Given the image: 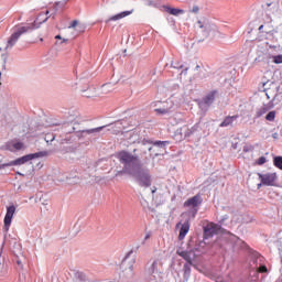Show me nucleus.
I'll list each match as a JSON object with an SVG mask.
<instances>
[{
    "mask_svg": "<svg viewBox=\"0 0 282 282\" xmlns=\"http://www.w3.org/2000/svg\"><path fill=\"white\" fill-rule=\"evenodd\" d=\"M124 124V120H119L116 121L115 123H109L107 126H100L97 128H91V129H85V130H77L76 127L72 126L70 130H67L68 133H74V131H76L77 133H87L88 135L91 133H100L101 131H105V129H107V127H116V129H118V131H122V127Z\"/></svg>",
    "mask_w": 282,
    "mask_h": 282,
    "instance_id": "423d86ee",
    "label": "nucleus"
},
{
    "mask_svg": "<svg viewBox=\"0 0 282 282\" xmlns=\"http://www.w3.org/2000/svg\"><path fill=\"white\" fill-rule=\"evenodd\" d=\"M132 253H133V250H130V251L126 254L124 259L122 260V265H127V261H128L129 257L132 256Z\"/></svg>",
    "mask_w": 282,
    "mask_h": 282,
    "instance_id": "c9c22d12",
    "label": "nucleus"
},
{
    "mask_svg": "<svg viewBox=\"0 0 282 282\" xmlns=\"http://www.w3.org/2000/svg\"><path fill=\"white\" fill-rule=\"evenodd\" d=\"M129 14H133V11H123L120 13H117L112 17H110L106 23H109V21H120V19H124V17H129Z\"/></svg>",
    "mask_w": 282,
    "mask_h": 282,
    "instance_id": "a211bd4d",
    "label": "nucleus"
},
{
    "mask_svg": "<svg viewBox=\"0 0 282 282\" xmlns=\"http://www.w3.org/2000/svg\"><path fill=\"white\" fill-rule=\"evenodd\" d=\"M51 10H52V13L48 17H46L44 20L39 22V24H36V22H33V23H29L24 26H15L13 29V33L7 41V45L4 48L6 52H8V50H12V47H14L17 45V43L19 42V39H21L22 34H28V32H34V30H39V28H41V24L46 23V21L50 19V17H52V19H56V13L58 12V7H56V4H54V7Z\"/></svg>",
    "mask_w": 282,
    "mask_h": 282,
    "instance_id": "f03ea898",
    "label": "nucleus"
},
{
    "mask_svg": "<svg viewBox=\"0 0 282 282\" xmlns=\"http://www.w3.org/2000/svg\"><path fill=\"white\" fill-rule=\"evenodd\" d=\"M192 12L194 14H197L199 12V7L198 6H194L193 9H192Z\"/></svg>",
    "mask_w": 282,
    "mask_h": 282,
    "instance_id": "ea45409f",
    "label": "nucleus"
},
{
    "mask_svg": "<svg viewBox=\"0 0 282 282\" xmlns=\"http://www.w3.org/2000/svg\"><path fill=\"white\" fill-rule=\"evenodd\" d=\"M220 226L217 224H208L204 227V239H210V237H215L217 232H219Z\"/></svg>",
    "mask_w": 282,
    "mask_h": 282,
    "instance_id": "ddd939ff",
    "label": "nucleus"
},
{
    "mask_svg": "<svg viewBox=\"0 0 282 282\" xmlns=\"http://www.w3.org/2000/svg\"><path fill=\"white\" fill-rule=\"evenodd\" d=\"M272 138H273L274 140H276V139L279 138V133H276V132L273 133V134H272Z\"/></svg>",
    "mask_w": 282,
    "mask_h": 282,
    "instance_id": "c03bdc74",
    "label": "nucleus"
},
{
    "mask_svg": "<svg viewBox=\"0 0 282 282\" xmlns=\"http://www.w3.org/2000/svg\"><path fill=\"white\" fill-rule=\"evenodd\" d=\"M275 118H276V111H275V110L269 111V112L267 113V116H265V120H267L268 122H274Z\"/></svg>",
    "mask_w": 282,
    "mask_h": 282,
    "instance_id": "5701e85b",
    "label": "nucleus"
},
{
    "mask_svg": "<svg viewBox=\"0 0 282 282\" xmlns=\"http://www.w3.org/2000/svg\"><path fill=\"white\" fill-rule=\"evenodd\" d=\"M275 100L276 98H272L268 104H263L262 107L257 108L254 118L259 119L262 116H265V113H268L270 109H274V107H276V104H274Z\"/></svg>",
    "mask_w": 282,
    "mask_h": 282,
    "instance_id": "9b49d317",
    "label": "nucleus"
},
{
    "mask_svg": "<svg viewBox=\"0 0 282 282\" xmlns=\"http://www.w3.org/2000/svg\"><path fill=\"white\" fill-rule=\"evenodd\" d=\"M265 96L268 100H270L272 97L275 98L274 105H279L282 100V91H281V85L276 83L275 85L272 84L271 88L265 93Z\"/></svg>",
    "mask_w": 282,
    "mask_h": 282,
    "instance_id": "0eeeda50",
    "label": "nucleus"
},
{
    "mask_svg": "<svg viewBox=\"0 0 282 282\" xmlns=\"http://www.w3.org/2000/svg\"><path fill=\"white\" fill-rule=\"evenodd\" d=\"M273 166L282 171V156H274L273 158Z\"/></svg>",
    "mask_w": 282,
    "mask_h": 282,
    "instance_id": "b1692460",
    "label": "nucleus"
},
{
    "mask_svg": "<svg viewBox=\"0 0 282 282\" xmlns=\"http://www.w3.org/2000/svg\"><path fill=\"white\" fill-rule=\"evenodd\" d=\"M148 239H151V235L147 234L144 237V241H147Z\"/></svg>",
    "mask_w": 282,
    "mask_h": 282,
    "instance_id": "a18cd8bd",
    "label": "nucleus"
},
{
    "mask_svg": "<svg viewBox=\"0 0 282 282\" xmlns=\"http://www.w3.org/2000/svg\"><path fill=\"white\" fill-rule=\"evenodd\" d=\"M258 30L259 32H263V25H260Z\"/></svg>",
    "mask_w": 282,
    "mask_h": 282,
    "instance_id": "3c124183",
    "label": "nucleus"
},
{
    "mask_svg": "<svg viewBox=\"0 0 282 282\" xmlns=\"http://www.w3.org/2000/svg\"><path fill=\"white\" fill-rule=\"evenodd\" d=\"M258 259H259L260 261H263V257H261V256H259Z\"/></svg>",
    "mask_w": 282,
    "mask_h": 282,
    "instance_id": "864d4df0",
    "label": "nucleus"
},
{
    "mask_svg": "<svg viewBox=\"0 0 282 282\" xmlns=\"http://www.w3.org/2000/svg\"><path fill=\"white\" fill-rule=\"evenodd\" d=\"M217 90H212L209 94H207L204 98H203V102L204 105H206L207 107H210V105H213V102H215V96H217Z\"/></svg>",
    "mask_w": 282,
    "mask_h": 282,
    "instance_id": "f3484780",
    "label": "nucleus"
},
{
    "mask_svg": "<svg viewBox=\"0 0 282 282\" xmlns=\"http://www.w3.org/2000/svg\"><path fill=\"white\" fill-rule=\"evenodd\" d=\"M171 67H173L174 69H184V64L180 62H172Z\"/></svg>",
    "mask_w": 282,
    "mask_h": 282,
    "instance_id": "cd10ccee",
    "label": "nucleus"
},
{
    "mask_svg": "<svg viewBox=\"0 0 282 282\" xmlns=\"http://www.w3.org/2000/svg\"><path fill=\"white\" fill-rule=\"evenodd\" d=\"M55 39L58 41H63V37L61 35H56Z\"/></svg>",
    "mask_w": 282,
    "mask_h": 282,
    "instance_id": "de8ad7c7",
    "label": "nucleus"
},
{
    "mask_svg": "<svg viewBox=\"0 0 282 282\" xmlns=\"http://www.w3.org/2000/svg\"><path fill=\"white\" fill-rule=\"evenodd\" d=\"M221 241H225L226 245H221L225 252H239V250H250V247L246 241L241 240L239 237L235 236L231 232H228L221 238Z\"/></svg>",
    "mask_w": 282,
    "mask_h": 282,
    "instance_id": "7ed1b4c3",
    "label": "nucleus"
},
{
    "mask_svg": "<svg viewBox=\"0 0 282 282\" xmlns=\"http://www.w3.org/2000/svg\"><path fill=\"white\" fill-rule=\"evenodd\" d=\"M272 59H273V63L275 65H281V63H282V55H273Z\"/></svg>",
    "mask_w": 282,
    "mask_h": 282,
    "instance_id": "c756f323",
    "label": "nucleus"
},
{
    "mask_svg": "<svg viewBox=\"0 0 282 282\" xmlns=\"http://www.w3.org/2000/svg\"><path fill=\"white\" fill-rule=\"evenodd\" d=\"M199 68H200V66H199V65H196V67H195L196 72H197Z\"/></svg>",
    "mask_w": 282,
    "mask_h": 282,
    "instance_id": "603ef678",
    "label": "nucleus"
},
{
    "mask_svg": "<svg viewBox=\"0 0 282 282\" xmlns=\"http://www.w3.org/2000/svg\"><path fill=\"white\" fill-rule=\"evenodd\" d=\"M15 262L18 263V265L20 268H23V263L21 262V260L19 258L15 259Z\"/></svg>",
    "mask_w": 282,
    "mask_h": 282,
    "instance_id": "37998d69",
    "label": "nucleus"
},
{
    "mask_svg": "<svg viewBox=\"0 0 282 282\" xmlns=\"http://www.w3.org/2000/svg\"><path fill=\"white\" fill-rule=\"evenodd\" d=\"M176 254L178 257H182V259H184V261H186V263H193V251H184L178 249L176 251Z\"/></svg>",
    "mask_w": 282,
    "mask_h": 282,
    "instance_id": "dca6fc26",
    "label": "nucleus"
},
{
    "mask_svg": "<svg viewBox=\"0 0 282 282\" xmlns=\"http://www.w3.org/2000/svg\"><path fill=\"white\" fill-rule=\"evenodd\" d=\"M258 272H261L262 274H264L265 272H268V267H265V264H260L258 267Z\"/></svg>",
    "mask_w": 282,
    "mask_h": 282,
    "instance_id": "f704fd0d",
    "label": "nucleus"
},
{
    "mask_svg": "<svg viewBox=\"0 0 282 282\" xmlns=\"http://www.w3.org/2000/svg\"><path fill=\"white\" fill-rule=\"evenodd\" d=\"M54 6H56V8H58V9L59 8L63 9V8H65V6H67V0L55 2Z\"/></svg>",
    "mask_w": 282,
    "mask_h": 282,
    "instance_id": "2f4dec72",
    "label": "nucleus"
},
{
    "mask_svg": "<svg viewBox=\"0 0 282 282\" xmlns=\"http://www.w3.org/2000/svg\"><path fill=\"white\" fill-rule=\"evenodd\" d=\"M66 153H76V148L68 147L67 150H66Z\"/></svg>",
    "mask_w": 282,
    "mask_h": 282,
    "instance_id": "4c0bfd02",
    "label": "nucleus"
},
{
    "mask_svg": "<svg viewBox=\"0 0 282 282\" xmlns=\"http://www.w3.org/2000/svg\"><path fill=\"white\" fill-rule=\"evenodd\" d=\"M258 177L263 186H274L278 180L276 173H258Z\"/></svg>",
    "mask_w": 282,
    "mask_h": 282,
    "instance_id": "9d476101",
    "label": "nucleus"
},
{
    "mask_svg": "<svg viewBox=\"0 0 282 282\" xmlns=\"http://www.w3.org/2000/svg\"><path fill=\"white\" fill-rule=\"evenodd\" d=\"M223 210H231L230 206L223 207Z\"/></svg>",
    "mask_w": 282,
    "mask_h": 282,
    "instance_id": "49530a36",
    "label": "nucleus"
},
{
    "mask_svg": "<svg viewBox=\"0 0 282 282\" xmlns=\"http://www.w3.org/2000/svg\"><path fill=\"white\" fill-rule=\"evenodd\" d=\"M76 25H78V21H77V20H74V21L70 23L69 28H76Z\"/></svg>",
    "mask_w": 282,
    "mask_h": 282,
    "instance_id": "79ce46f5",
    "label": "nucleus"
},
{
    "mask_svg": "<svg viewBox=\"0 0 282 282\" xmlns=\"http://www.w3.org/2000/svg\"><path fill=\"white\" fill-rule=\"evenodd\" d=\"M85 98H91V94H89L87 90H83Z\"/></svg>",
    "mask_w": 282,
    "mask_h": 282,
    "instance_id": "a19ab883",
    "label": "nucleus"
},
{
    "mask_svg": "<svg viewBox=\"0 0 282 282\" xmlns=\"http://www.w3.org/2000/svg\"><path fill=\"white\" fill-rule=\"evenodd\" d=\"M196 131H199V123L194 124L192 128L187 129L185 131V135L188 137L192 133H196Z\"/></svg>",
    "mask_w": 282,
    "mask_h": 282,
    "instance_id": "393cba45",
    "label": "nucleus"
},
{
    "mask_svg": "<svg viewBox=\"0 0 282 282\" xmlns=\"http://www.w3.org/2000/svg\"><path fill=\"white\" fill-rule=\"evenodd\" d=\"M117 158L123 167L116 172L115 177L131 175L141 188H150L153 184V176H151V171L149 169L142 167L140 156L133 155L131 152L121 151L118 153Z\"/></svg>",
    "mask_w": 282,
    "mask_h": 282,
    "instance_id": "f257e3e1",
    "label": "nucleus"
},
{
    "mask_svg": "<svg viewBox=\"0 0 282 282\" xmlns=\"http://www.w3.org/2000/svg\"><path fill=\"white\" fill-rule=\"evenodd\" d=\"M195 265L194 263H185L183 265V279H185V281H188L191 279V267Z\"/></svg>",
    "mask_w": 282,
    "mask_h": 282,
    "instance_id": "412c9836",
    "label": "nucleus"
},
{
    "mask_svg": "<svg viewBox=\"0 0 282 282\" xmlns=\"http://www.w3.org/2000/svg\"><path fill=\"white\" fill-rule=\"evenodd\" d=\"M155 270H158V260H154L151 268H150L151 274H154Z\"/></svg>",
    "mask_w": 282,
    "mask_h": 282,
    "instance_id": "72a5a7b5",
    "label": "nucleus"
},
{
    "mask_svg": "<svg viewBox=\"0 0 282 282\" xmlns=\"http://www.w3.org/2000/svg\"><path fill=\"white\" fill-rule=\"evenodd\" d=\"M256 257H259V253H256Z\"/></svg>",
    "mask_w": 282,
    "mask_h": 282,
    "instance_id": "4d7b16f0",
    "label": "nucleus"
},
{
    "mask_svg": "<svg viewBox=\"0 0 282 282\" xmlns=\"http://www.w3.org/2000/svg\"><path fill=\"white\" fill-rule=\"evenodd\" d=\"M134 263H135V258H132L131 261H130V264H129V270H131V272L133 270Z\"/></svg>",
    "mask_w": 282,
    "mask_h": 282,
    "instance_id": "58836bf2",
    "label": "nucleus"
},
{
    "mask_svg": "<svg viewBox=\"0 0 282 282\" xmlns=\"http://www.w3.org/2000/svg\"><path fill=\"white\" fill-rule=\"evenodd\" d=\"M144 3L149 8H158V3H155V1H153V0H144Z\"/></svg>",
    "mask_w": 282,
    "mask_h": 282,
    "instance_id": "7c9ffc66",
    "label": "nucleus"
},
{
    "mask_svg": "<svg viewBox=\"0 0 282 282\" xmlns=\"http://www.w3.org/2000/svg\"><path fill=\"white\" fill-rule=\"evenodd\" d=\"M155 191H158V189H156V188L152 189V194H154V193H155Z\"/></svg>",
    "mask_w": 282,
    "mask_h": 282,
    "instance_id": "6e6d98bb",
    "label": "nucleus"
},
{
    "mask_svg": "<svg viewBox=\"0 0 282 282\" xmlns=\"http://www.w3.org/2000/svg\"><path fill=\"white\" fill-rule=\"evenodd\" d=\"M6 149H7V151H11L12 153H14L17 151H21V149H23V142H21V141H9L6 144Z\"/></svg>",
    "mask_w": 282,
    "mask_h": 282,
    "instance_id": "2eb2a0df",
    "label": "nucleus"
},
{
    "mask_svg": "<svg viewBox=\"0 0 282 282\" xmlns=\"http://www.w3.org/2000/svg\"><path fill=\"white\" fill-rule=\"evenodd\" d=\"M268 162V159H265V156H260L257 161V164L259 166H263V164H265Z\"/></svg>",
    "mask_w": 282,
    "mask_h": 282,
    "instance_id": "473e14b6",
    "label": "nucleus"
},
{
    "mask_svg": "<svg viewBox=\"0 0 282 282\" xmlns=\"http://www.w3.org/2000/svg\"><path fill=\"white\" fill-rule=\"evenodd\" d=\"M188 230H191V224L185 221L180 229L178 239L182 240L186 235H188Z\"/></svg>",
    "mask_w": 282,
    "mask_h": 282,
    "instance_id": "6ab92c4d",
    "label": "nucleus"
},
{
    "mask_svg": "<svg viewBox=\"0 0 282 282\" xmlns=\"http://www.w3.org/2000/svg\"><path fill=\"white\" fill-rule=\"evenodd\" d=\"M228 219H230V216H228V214H225L220 216L218 223L220 224V226H226V221H228Z\"/></svg>",
    "mask_w": 282,
    "mask_h": 282,
    "instance_id": "a878e982",
    "label": "nucleus"
},
{
    "mask_svg": "<svg viewBox=\"0 0 282 282\" xmlns=\"http://www.w3.org/2000/svg\"><path fill=\"white\" fill-rule=\"evenodd\" d=\"M204 202V198H202L200 194H196L195 196L188 198L185 203L184 206L185 208H193L194 213H197L198 206H202Z\"/></svg>",
    "mask_w": 282,
    "mask_h": 282,
    "instance_id": "1a4fd4ad",
    "label": "nucleus"
},
{
    "mask_svg": "<svg viewBox=\"0 0 282 282\" xmlns=\"http://www.w3.org/2000/svg\"><path fill=\"white\" fill-rule=\"evenodd\" d=\"M50 155L48 151H40L31 154H26L24 156L18 158L13 161H10L9 163L0 164V171L2 169H7L8 166H21L25 164L26 162H31V160H36L39 158H47Z\"/></svg>",
    "mask_w": 282,
    "mask_h": 282,
    "instance_id": "20e7f679",
    "label": "nucleus"
},
{
    "mask_svg": "<svg viewBox=\"0 0 282 282\" xmlns=\"http://www.w3.org/2000/svg\"><path fill=\"white\" fill-rule=\"evenodd\" d=\"M196 26L198 28L197 34L200 36L199 41L208 39L210 34L215 36V33L217 32V25L210 23V21H208L206 18L198 20Z\"/></svg>",
    "mask_w": 282,
    "mask_h": 282,
    "instance_id": "39448f33",
    "label": "nucleus"
},
{
    "mask_svg": "<svg viewBox=\"0 0 282 282\" xmlns=\"http://www.w3.org/2000/svg\"><path fill=\"white\" fill-rule=\"evenodd\" d=\"M239 120V115H234V116H227L223 120V122L219 124L220 128L225 127H234L235 122Z\"/></svg>",
    "mask_w": 282,
    "mask_h": 282,
    "instance_id": "4468645a",
    "label": "nucleus"
},
{
    "mask_svg": "<svg viewBox=\"0 0 282 282\" xmlns=\"http://www.w3.org/2000/svg\"><path fill=\"white\" fill-rule=\"evenodd\" d=\"M275 84H276V82H274L272 79L265 80V77H263V79H262L263 93L265 94L268 90H270L272 88V85H275Z\"/></svg>",
    "mask_w": 282,
    "mask_h": 282,
    "instance_id": "4be33fe9",
    "label": "nucleus"
},
{
    "mask_svg": "<svg viewBox=\"0 0 282 282\" xmlns=\"http://www.w3.org/2000/svg\"><path fill=\"white\" fill-rule=\"evenodd\" d=\"M17 213V207L14 205H10L7 207V214L4 216V225L3 230L8 232L10 230V226H12V217H14V214Z\"/></svg>",
    "mask_w": 282,
    "mask_h": 282,
    "instance_id": "f8f14e48",
    "label": "nucleus"
},
{
    "mask_svg": "<svg viewBox=\"0 0 282 282\" xmlns=\"http://www.w3.org/2000/svg\"><path fill=\"white\" fill-rule=\"evenodd\" d=\"M47 14H50V10H47L46 12H45V15L47 17ZM44 15V13H40L39 14V17L36 18V21H34V23H36L40 19H41V17H43ZM36 25H39V23H36Z\"/></svg>",
    "mask_w": 282,
    "mask_h": 282,
    "instance_id": "e433bc0d",
    "label": "nucleus"
},
{
    "mask_svg": "<svg viewBox=\"0 0 282 282\" xmlns=\"http://www.w3.org/2000/svg\"><path fill=\"white\" fill-rule=\"evenodd\" d=\"M187 72H188V67H186L185 69H183L181 74H187Z\"/></svg>",
    "mask_w": 282,
    "mask_h": 282,
    "instance_id": "09e8293b",
    "label": "nucleus"
},
{
    "mask_svg": "<svg viewBox=\"0 0 282 282\" xmlns=\"http://www.w3.org/2000/svg\"><path fill=\"white\" fill-rule=\"evenodd\" d=\"M55 138H56V135H54V133H47V134L45 135L44 140H45V142H46L47 144H50L51 142H54Z\"/></svg>",
    "mask_w": 282,
    "mask_h": 282,
    "instance_id": "bb28decb",
    "label": "nucleus"
},
{
    "mask_svg": "<svg viewBox=\"0 0 282 282\" xmlns=\"http://www.w3.org/2000/svg\"><path fill=\"white\" fill-rule=\"evenodd\" d=\"M135 151H137V150L134 149V150H133V153H135Z\"/></svg>",
    "mask_w": 282,
    "mask_h": 282,
    "instance_id": "13d9d810",
    "label": "nucleus"
},
{
    "mask_svg": "<svg viewBox=\"0 0 282 282\" xmlns=\"http://www.w3.org/2000/svg\"><path fill=\"white\" fill-rule=\"evenodd\" d=\"M165 12H167L169 14H172L173 17H180V14H184V10L182 9H176V8H172V7H164Z\"/></svg>",
    "mask_w": 282,
    "mask_h": 282,
    "instance_id": "aec40b11",
    "label": "nucleus"
},
{
    "mask_svg": "<svg viewBox=\"0 0 282 282\" xmlns=\"http://www.w3.org/2000/svg\"><path fill=\"white\" fill-rule=\"evenodd\" d=\"M166 144H171V142H169V141H155L154 142V147H160L161 149H164V147H166Z\"/></svg>",
    "mask_w": 282,
    "mask_h": 282,
    "instance_id": "c85d7f7f",
    "label": "nucleus"
},
{
    "mask_svg": "<svg viewBox=\"0 0 282 282\" xmlns=\"http://www.w3.org/2000/svg\"><path fill=\"white\" fill-rule=\"evenodd\" d=\"M67 39H63L62 42H61V45H63V43H67Z\"/></svg>",
    "mask_w": 282,
    "mask_h": 282,
    "instance_id": "8fccbe9b",
    "label": "nucleus"
},
{
    "mask_svg": "<svg viewBox=\"0 0 282 282\" xmlns=\"http://www.w3.org/2000/svg\"><path fill=\"white\" fill-rule=\"evenodd\" d=\"M175 108V104L173 100L167 99L166 101L161 102V107L154 109L158 116H166L167 113H172L173 109Z\"/></svg>",
    "mask_w": 282,
    "mask_h": 282,
    "instance_id": "6e6552de",
    "label": "nucleus"
},
{
    "mask_svg": "<svg viewBox=\"0 0 282 282\" xmlns=\"http://www.w3.org/2000/svg\"><path fill=\"white\" fill-rule=\"evenodd\" d=\"M148 150H149V151H152V150H153V148H152V147H150V148H148Z\"/></svg>",
    "mask_w": 282,
    "mask_h": 282,
    "instance_id": "5fc2aeb1",
    "label": "nucleus"
}]
</instances>
